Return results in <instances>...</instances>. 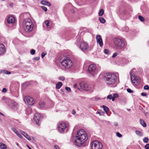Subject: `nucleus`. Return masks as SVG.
<instances>
[{
  "label": "nucleus",
  "instance_id": "1",
  "mask_svg": "<svg viewBox=\"0 0 149 149\" xmlns=\"http://www.w3.org/2000/svg\"><path fill=\"white\" fill-rule=\"evenodd\" d=\"M76 138L74 140L75 145L80 146L88 139V136L85 131L83 129H81L77 131L76 136Z\"/></svg>",
  "mask_w": 149,
  "mask_h": 149
},
{
  "label": "nucleus",
  "instance_id": "2",
  "mask_svg": "<svg viewBox=\"0 0 149 149\" xmlns=\"http://www.w3.org/2000/svg\"><path fill=\"white\" fill-rule=\"evenodd\" d=\"M104 79L108 85L113 84L118 80V73H106L104 76Z\"/></svg>",
  "mask_w": 149,
  "mask_h": 149
},
{
  "label": "nucleus",
  "instance_id": "3",
  "mask_svg": "<svg viewBox=\"0 0 149 149\" xmlns=\"http://www.w3.org/2000/svg\"><path fill=\"white\" fill-rule=\"evenodd\" d=\"M23 24L24 29L26 32H30L32 30L34 25L31 19L27 18L24 19Z\"/></svg>",
  "mask_w": 149,
  "mask_h": 149
},
{
  "label": "nucleus",
  "instance_id": "4",
  "mask_svg": "<svg viewBox=\"0 0 149 149\" xmlns=\"http://www.w3.org/2000/svg\"><path fill=\"white\" fill-rule=\"evenodd\" d=\"M57 130L60 133L66 132L69 130L68 125L65 123H60L57 124Z\"/></svg>",
  "mask_w": 149,
  "mask_h": 149
},
{
  "label": "nucleus",
  "instance_id": "5",
  "mask_svg": "<svg viewBox=\"0 0 149 149\" xmlns=\"http://www.w3.org/2000/svg\"><path fill=\"white\" fill-rule=\"evenodd\" d=\"M88 71L89 73L93 76H94L100 70V68L97 67L95 64H91L88 67Z\"/></svg>",
  "mask_w": 149,
  "mask_h": 149
},
{
  "label": "nucleus",
  "instance_id": "6",
  "mask_svg": "<svg viewBox=\"0 0 149 149\" xmlns=\"http://www.w3.org/2000/svg\"><path fill=\"white\" fill-rule=\"evenodd\" d=\"M62 66L66 69L70 68L73 65V63L71 60L69 58H64L61 62Z\"/></svg>",
  "mask_w": 149,
  "mask_h": 149
},
{
  "label": "nucleus",
  "instance_id": "7",
  "mask_svg": "<svg viewBox=\"0 0 149 149\" xmlns=\"http://www.w3.org/2000/svg\"><path fill=\"white\" fill-rule=\"evenodd\" d=\"M130 79L132 84L133 85H137L139 84L141 81V79L139 76L133 75V72H130Z\"/></svg>",
  "mask_w": 149,
  "mask_h": 149
},
{
  "label": "nucleus",
  "instance_id": "8",
  "mask_svg": "<svg viewBox=\"0 0 149 149\" xmlns=\"http://www.w3.org/2000/svg\"><path fill=\"white\" fill-rule=\"evenodd\" d=\"M115 44L118 49H122L126 45V42L122 39H117L115 41Z\"/></svg>",
  "mask_w": 149,
  "mask_h": 149
},
{
  "label": "nucleus",
  "instance_id": "9",
  "mask_svg": "<svg viewBox=\"0 0 149 149\" xmlns=\"http://www.w3.org/2000/svg\"><path fill=\"white\" fill-rule=\"evenodd\" d=\"M92 149H102V143L97 141H93L91 143Z\"/></svg>",
  "mask_w": 149,
  "mask_h": 149
},
{
  "label": "nucleus",
  "instance_id": "10",
  "mask_svg": "<svg viewBox=\"0 0 149 149\" xmlns=\"http://www.w3.org/2000/svg\"><path fill=\"white\" fill-rule=\"evenodd\" d=\"M79 47L81 50L83 52L86 51L89 48L88 43L84 41H82L80 42Z\"/></svg>",
  "mask_w": 149,
  "mask_h": 149
},
{
  "label": "nucleus",
  "instance_id": "11",
  "mask_svg": "<svg viewBox=\"0 0 149 149\" xmlns=\"http://www.w3.org/2000/svg\"><path fill=\"white\" fill-rule=\"evenodd\" d=\"M80 85L81 88L85 91H91L92 88L90 85L88 84L85 83L84 82H81Z\"/></svg>",
  "mask_w": 149,
  "mask_h": 149
},
{
  "label": "nucleus",
  "instance_id": "12",
  "mask_svg": "<svg viewBox=\"0 0 149 149\" xmlns=\"http://www.w3.org/2000/svg\"><path fill=\"white\" fill-rule=\"evenodd\" d=\"M24 100L26 103L30 105H33L34 103L33 98L29 96L25 97L24 98Z\"/></svg>",
  "mask_w": 149,
  "mask_h": 149
},
{
  "label": "nucleus",
  "instance_id": "13",
  "mask_svg": "<svg viewBox=\"0 0 149 149\" xmlns=\"http://www.w3.org/2000/svg\"><path fill=\"white\" fill-rule=\"evenodd\" d=\"M33 119L36 124L39 125V121L42 119L41 115L38 113H36L35 114Z\"/></svg>",
  "mask_w": 149,
  "mask_h": 149
},
{
  "label": "nucleus",
  "instance_id": "14",
  "mask_svg": "<svg viewBox=\"0 0 149 149\" xmlns=\"http://www.w3.org/2000/svg\"><path fill=\"white\" fill-rule=\"evenodd\" d=\"M96 39L97 43L99 44L100 47H102L103 46V42L101 36L99 35H97L96 36Z\"/></svg>",
  "mask_w": 149,
  "mask_h": 149
},
{
  "label": "nucleus",
  "instance_id": "15",
  "mask_svg": "<svg viewBox=\"0 0 149 149\" xmlns=\"http://www.w3.org/2000/svg\"><path fill=\"white\" fill-rule=\"evenodd\" d=\"M6 52V48L3 44H0V55H3Z\"/></svg>",
  "mask_w": 149,
  "mask_h": 149
},
{
  "label": "nucleus",
  "instance_id": "16",
  "mask_svg": "<svg viewBox=\"0 0 149 149\" xmlns=\"http://www.w3.org/2000/svg\"><path fill=\"white\" fill-rule=\"evenodd\" d=\"M15 19L14 17L12 15H10L7 19V21L8 23L11 24L15 22Z\"/></svg>",
  "mask_w": 149,
  "mask_h": 149
},
{
  "label": "nucleus",
  "instance_id": "17",
  "mask_svg": "<svg viewBox=\"0 0 149 149\" xmlns=\"http://www.w3.org/2000/svg\"><path fill=\"white\" fill-rule=\"evenodd\" d=\"M10 106L13 110H16L18 108V104L17 103L14 101H12L11 102Z\"/></svg>",
  "mask_w": 149,
  "mask_h": 149
},
{
  "label": "nucleus",
  "instance_id": "18",
  "mask_svg": "<svg viewBox=\"0 0 149 149\" xmlns=\"http://www.w3.org/2000/svg\"><path fill=\"white\" fill-rule=\"evenodd\" d=\"M11 130L13 131L19 137L22 138V136L21 135L18 131L14 127H12Z\"/></svg>",
  "mask_w": 149,
  "mask_h": 149
},
{
  "label": "nucleus",
  "instance_id": "19",
  "mask_svg": "<svg viewBox=\"0 0 149 149\" xmlns=\"http://www.w3.org/2000/svg\"><path fill=\"white\" fill-rule=\"evenodd\" d=\"M41 3L43 5L47 6H50L51 5V3L49 2L44 0L41 1Z\"/></svg>",
  "mask_w": 149,
  "mask_h": 149
},
{
  "label": "nucleus",
  "instance_id": "20",
  "mask_svg": "<svg viewBox=\"0 0 149 149\" xmlns=\"http://www.w3.org/2000/svg\"><path fill=\"white\" fill-rule=\"evenodd\" d=\"M21 133L28 140H31V139L30 136L27 134H26L24 131H22Z\"/></svg>",
  "mask_w": 149,
  "mask_h": 149
},
{
  "label": "nucleus",
  "instance_id": "21",
  "mask_svg": "<svg viewBox=\"0 0 149 149\" xmlns=\"http://www.w3.org/2000/svg\"><path fill=\"white\" fill-rule=\"evenodd\" d=\"M62 85V83L61 82H59L56 84V88L57 89H59Z\"/></svg>",
  "mask_w": 149,
  "mask_h": 149
},
{
  "label": "nucleus",
  "instance_id": "22",
  "mask_svg": "<svg viewBox=\"0 0 149 149\" xmlns=\"http://www.w3.org/2000/svg\"><path fill=\"white\" fill-rule=\"evenodd\" d=\"M7 148L5 144L0 142V148L2 149H6Z\"/></svg>",
  "mask_w": 149,
  "mask_h": 149
},
{
  "label": "nucleus",
  "instance_id": "23",
  "mask_svg": "<svg viewBox=\"0 0 149 149\" xmlns=\"http://www.w3.org/2000/svg\"><path fill=\"white\" fill-rule=\"evenodd\" d=\"M140 124L143 127H146V123L144 121L140 119Z\"/></svg>",
  "mask_w": 149,
  "mask_h": 149
},
{
  "label": "nucleus",
  "instance_id": "24",
  "mask_svg": "<svg viewBox=\"0 0 149 149\" xmlns=\"http://www.w3.org/2000/svg\"><path fill=\"white\" fill-rule=\"evenodd\" d=\"M135 133L137 135L140 136H143V133L139 131H136Z\"/></svg>",
  "mask_w": 149,
  "mask_h": 149
},
{
  "label": "nucleus",
  "instance_id": "25",
  "mask_svg": "<svg viewBox=\"0 0 149 149\" xmlns=\"http://www.w3.org/2000/svg\"><path fill=\"white\" fill-rule=\"evenodd\" d=\"M103 107L104 111L106 113H108L109 111L108 108L105 106L103 105Z\"/></svg>",
  "mask_w": 149,
  "mask_h": 149
},
{
  "label": "nucleus",
  "instance_id": "26",
  "mask_svg": "<svg viewBox=\"0 0 149 149\" xmlns=\"http://www.w3.org/2000/svg\"><path fill=\"white\" fill-rule=\"evenodd\" d=\"M39 105L40 108H42L44 107L45 104L43 102H40L39 103Z\"/></svg>",
  "mask_w": 149,
  "mask_h": 149
},
{
  "label": "nucleus",
  "instance_id": "27",
  "mask_svg": "<svg viewBox=\"0 0 149 149\" xmlns=\"http://www.w3.org/2000/svg\"><path fill=\"white\" fill-rule=\"evenodd\" d=\"M99 20L100 22L102 23H104L105 22V20L102 17L99 18Z\"/></svg>",
  "mask_w": 149,
  "mask_h": 149
},
{
  "label": "nucleus",
  "instance_id": "28",
  "mask_svg": "<svg viewBox=\"0 0 149 149\" xmlns=\"http://www.w3.org/2000/svg\"><path fill=\"white\" fill-rule=\"evenodd\" d=\"M104 10L103 9H101L99 13V15L100 16L104 14Z\"/></svg>",
  "mask_w": 149,
  "mask_h": 149
},
{
  "label": "nucleus",
  "instance_id": "29",
  "mask_svg": "<svg viewBox=\"0 0 149 149\" xmlns=\"http://www.w3.org/2000/svg\"><path fill=\"white\" fill-rule=\"evenodd\" d=\"M118 95L117 94H114L113 97L112 101H114L115 100V98L118 97Z\"/></svg>",
  "mask_w": 149,
  "mask_h": 149
},
{
  "label": "nucleus",
  "instance_id": "30",
  "mask_svg": "<svg viewBox=\"0 0 149 149\" xmlns=\"http://www.w3.org/2000/svg\"><path fill=\"white\" fill-rule=\"evenodd\" d=\"M97 113L100 116L104 114V112H102L101 110L99 109H98L97 110Z\"/></svg>",
  "mask_w": 149,
  "mask_h": 149
},
{
  "label": "nucleus",
  "instance_id": "31",
  "mask_svg": "<svg viewBox=\"0 0 149 149\" xmlns=\"http://www.w3.org/2000/svg\"><path fill=\"white\" fill-rule=\"evenodd\" d=\"M149 139L147 137H145L143 139V142L146 143L148 142Z\"/></svg>",
  "mask_w": 149,
  "mask_h": 149
},
{
  "label": "nucleus",
  "instance_id": "32",
  "mask_svg": "<svg viewBox=\"0 0 149 149\" xmlns=\"http://www.w3.org/2000/svg\"><path fill=\"white\" fill-rule=\"evenodd\" d=\"M45 24H46L47 28H49L50 26L49 25V22L48 20L46 21L45 22Z\"/></svg>",
  "mask_w": 149,
  "mask_h": 149
},
{
  "label": "nucleus",
  "instance_id": "33",
  "mask_svg": "<svg viewBox=\"0 0 149 149\" xmlns=\"http://www.w3.org/2000/svg\"><path fill=\"white\" fill-rule=\"evenodd\" d=\"M139 18L141 22H143L144 21V18L141 15L139 16Z\"/></svg>",
  "mask_w": 149,
  "mask_h": 149
},
{
  "label": "nucleus",
  "instance_id": "34",
  "mask_svg": "<svg viewBox=\"0 0 149 149\" xmlns=\"http://www.w3.org/2000/svg\"><path fill=\"white\" fill-rule=\"evenodd\" d=\"M36 51L35 50L33 49H32L30 51L31 54L32 55H34L35 54Z\"/></svg>",
  "mask_w": 149,
  "mask_h": 149
},
{
  "label": "nucleus",
  "instance_id": "35",
  "mask_svg": "<svg viewBox=\"0 0 149 149\" xmlns=\"http://www.w3.org/2000/svg\"><path fill=\"white\" fill-rule=\"evenodd\" d=\"M104 53L106 54H108L109 53V51L107 49H105L104 50Z\"/></svg>",
  "mask_w": 149,
  "mask_h": 149
},
{
  "label": "nucleus",
  "instance_id": "36",
  "mask_svg": "<svg viewBox=\"0 0 149 149\" xmlns=\"http://www.w3.org/2000/svg\"><path fill=\"white\" fill-rule=\"evenodd\" d=\"M127 92L130 93H133V91L131 90L130 88H128L127 89Z\"/></svg>",
  "mask_w": 149,
  "mask_h": 149
},
{
  "label": "nucleus",
  "instance_id": "37",
  "mask_svg": "<svg viewBox=\"0 0 149 149\" xmlns=\"http://www.w3.org/2000/svg\"><path fill=\"white\" fill-rule=\"evenodd\" d=\"M65 89L66 90V91L68 92H70L71 91V89L69 87H66L65 88Z\"/></svg>",
  "mask_w": 149,
  "mask_h": 149
},
{
  "label": "nucleus",
  "instance_id": "38",
  "mask_svg": "<svg viewBox=\"0 0 149 149\" xmlns=\"http://www.w3.org/2000/svg\"><path fill=\"white\" fill-rule=\"evenodd\" d=\"M116 135L117 136H118L119 137H121L122 136V135L119 133V132H117L116 133Z\"/></svg>",
  "mask_w": 149,
  "mask_h": 149
},
{
  "label": "nucleus",
  "instance_id": "39",
  "mask_svg": "<svg viewBox=\"0 0 149 149\" xmlns=\"http://www.w3.org/2000/svg\"><path fill=\"white\" fill-rule=\"evenodd\" d=\"M41 8H42L43 10L45 11H47V8L45 7V6H41Z\"/></svg>",
  "mask_w": 149,
  "mask_h": 149
},
{
  "label": "nucleus",
  "instance_id": "40",
  "mask_svg": "<svg viewBox=\"0 0 149 149\" xmlns=\"http://www.w3.org/2000/svg\"><path fill=\"white\" fill-rule=\"evenodd\" d=\"M107 98L110 99H111L112 100L113 97L111 95H110L108 96L107 97Z\"/></svg>",
  "mask_w": 149,
  "mask_h": 149
},
{
  "label": "nucleus",
  "instance_id": "41",
  "mask_svg": "<svg viewBox=\"0 0 149 149\" xmlns=\"http://www.w3.org/2000/svg\"><path fill=\"white\" fill-rule=\"evenodd\" d=\"M144 89L145 90H148L149 89V87L148 85H145L144 87Z\"/></svg>",
  "mask_w": 149,
  "mask_h": 149
},
{
  "label": "nucleus",
  "instance_id": "42",
  "mask_svg": "<svg viewBox=\"0 0 149 149\" xmlns=\"http://www.w3.org/2000/svg\"><path fill=\"white\" fill-rule=\"evenodd\" d=\"M145 148L146 149H149V144H147L145 145Z\"/></svg>",
  "mask_w": 149,
  "mask_h": 149
},
{
  "label": "nucleus",
  "instance_id": "43",
  "mask_svg": "<svg viewBox=\"0 0 149 149\" xmlns=\"http://www.w3.org/2000/svg\"><path fill=\"white\" fill-rule=\"evenodd\" d=\"M40 58V57L39 56H38V57H36L34 58H33V60H35L36 61H38V60H39Z\"/></svg>",
  "mask_w": 149,
  "mask_h": 149
},
{
  "label": "nucleus",
  "instance_id": "44",
  "mask_svg": "<svg viewBox=\"0 0 149 149\" xmlns=\"http://www.w3.org/2000/svg\"><path fill=\"white\" fill-rule=\"evenodd\" d=\"M46 54V53H45L44 52H42L41 54V57L42 58H43Z\"/></svg>",
  "mask_w": 149,
  "mask_h": 149
},
{
  "label": "nucleus",
  "instance_id": "45",
  "mask_svg": "<svg viewBox=\"0 0 149 149\" xmlns=\"http://www.w3.org/2000/svg\"><path fill=\"white\" fill-rule=\"evenodd\" d=\"M65 78L63 77H60L59 79L61 80L62 81H63L65 80Z\"/></svg>",
  "mask_w": 149,
  "mask_h": 149
},
{
  "label": "nucleus",
  "instance_id": "46",
  "mask_svg": "<svg viewBox=\"0 0 149 149\" xmlns=\"http://www.w3.org/2000/svg\"><path fill=\"white\" fill-rule=\"evenodd\" d=\"M2 92L4 93H6L7 91V90L5 88H3L2 91Z\"/></svg>",
  "mask_w": 149,
  "mask_h": 149
},
{
  "label": "nucleus",
  "instance_id": "47",
  "mask_svg": "<svg viewBox=\"0 0 149 149\" xmlns=\"http://www.w3.org/2000/svg\"><path fill=\"white\" fill-rule=\"evenodd\" d=\"M117 53L116 52L114 53L112 55V57L113 58H114L117 55Z\"/></svg>",
  "mask_w": 149,
  "mask_h": 149
},
{
  "label": "nucleus",
  "instance_id": "48",
  "mask_svg": "<svg viewBox=\"0 0 149 149\" xmlns=\"http://www.w3.org/2000/svg\"><path fill=\"white\" fill-rule=\"evenodd\" d=\"M146 93H141V95L143 96H145L146 95Z\"/></svg>",
  "mask_w": 149,
  "mask_h": 149
},
{
  "label": "nucleus",
  "instance_id": "49",
  "mask_svg": "<svg viewBox=\"0 0 149 149\" xmlns=\"http://www.w3.org/2000/svg\"><path fill=\"white\" fill-rule=\"evenodd\" d=\"M72 114L75 115L76 114V111H75L74 110H73L72 112Z\"/></svg>",
  "mask_w": 149,
  "mask_h": 149
},
{
  "label": "nucleus",
  "instance_id": "50",
  "mask_svg": "<svg viewBox=\"0 0 149 149\" xmlns=\"http://www.w3.org/2000/svg\"><path fill=\"white\" fill-rule=\"evenodd\" d=\"M5 73L6 74H10V72L7 71H5Z\"/></svg>",
  "mask_w": 149,
  "mask_h": 149
},
{
  "label": "nucleus",
  "instance_id": "51",
  "mask_svg": "<svg viewBox=\"0 0 149 149\" xmlns=\"http://www.w3.org/2000/svg\"><path fill=\"white\" fill-rule=\"evenodd\" d=\"M77 86V84H75L74 85V88H76Z\"/></svg>",
  "mask_w": 149,
  "mask_h": 149
},
{
  "label": "nucleus",
  "instance_id": "52",
  "mask_svg": "<svg viewBox=\"0 0 149 149\" xmlns=\"http://www.w3.org/2000/svg\"><path fill=\"white\" fill-rule=\"evenodd\" d=\"M0 114L3 116H4V115L2 113L0 112Z\"/></svg>",
  "mask_w": 149,
  "mask_h": 149
},
{
  "label": "nucleus",
  "instance_id": "53",
  "mask_svg": "<svg viewBox=\"0 0 149 149\" xmlns=\"http://www.w3.org/2000/svg\"><path fill=\"white\" fill-rule=\"evenodd\" d=\"M13 5V4L12 3L10 4V6H12Z\"/></svg>",
  "mask_w": 149,
  "mask_h": 149
},
{
  "label": "nucleus",
  "instance_id": "54",
  "mask_svg": "<svg viewBox=\"0 0 149 149\" xmlns=\"http://www.w3.org/2000/svg\"><path fill=\"white\" fill-rule=\"evenodd\" d=\"M16 145H17V146H19V144H18V143H16Z\"/></svg>",
  "mask_w": 149,
  "mask_h": 149
},
{
  "label": "nucleus",
  "instance_id": "55",
  "mask_svg": "<svg viewBox=\"0 0 149 149\" xmlns=\"http://www.w3.org/2000/svg\"><path fill=\"white\" fill-rule=\"evenodd\" d=\"M118 125V124L117 123H116L115 124V125L116 126H117Z\"/></svg>",
  "mask_w": 149,
  "mask_h": 149
},
{
  "label": "nucleus",
  "instance_id": "56",
  "mask_svg": "<svg viewBox=\"0 0 149 149\" xmlns=\"http://www.w3.org/2000/svg\"><path fill=\"white\" fill-rule=\"evenodd\" d=\"M28 148H29V149H32L30 147H29V146H28Z\"/></svg>",
  "mask_w": 149,
  "mask_h": 149
},
{
  "label": "nucleus",
  "instance_id": "57",
  "mask_svg": "<svg viewBox=\"0 0 149 149\" xmlns=\"http://www.w3.org/2000/svg\"><path fill=\"white\" fill-rule=\"evenodd\" d=\"M95 98L96 100H98L99 99V98H97V99H96V98Z\"/></svg>",
  "mask_w": 149,
  "mask_h": 149
},
{
  "label": "nucleus",
  "instance_id": "58",
  "mask_svg": "<svg viewBox=\"0 0 149 149\" xmlns=\"http://www.w3.org/2000/svg\"><path fill=\"white\" fill-rule=\"evenodd\" d=\"M127 110L128 111H130V109H127Z\"/></svg>",
  "mask_w": 149,
  "mask_h": 149
},
{
  "label": "nucleus",
  "instance_id": "59",
  "mask_svg": "<svg viewBox=\"0 0 149 149\" xmlns=\"http://www.w3.org/2000/svg\"><path fill=\"white\" fill-rule=\"evenodd\" d=\"M26 84V83H25V84H23V85H25V84Z\"/></svg>",
  "mask_w": 149,
  "mask_h": 149
}]
</instances>
